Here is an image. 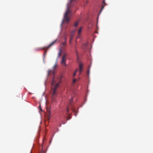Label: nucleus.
Instances as JSON below:
<instances>
[{"mask_svg":"<svg viewBox=\"0 0 153 153\" xmlns=\"http://www.w3.org/2000/svg\"><path fill=\"white\" fill-rule=\"evenodd\" d=\"M73 37V35H72V34H71L70 36V41H69V43L70 44H71V41L72 40Z\"/></svg>","mask_w":153,"mask_h":153,"instance_id":"7","label":"nucleus"},{"mask_svg":"<svg viewBox=\"0 0 153 153\" xmlns=\"http://www.w3.org/2000/svg\"><path fill=\"white\" fill-rule=\"evenodd\" d=\"M56 66H57V65H56V64L54 65L53 66V69H54L56 68Z\"/></svg>","mask_w":153,"mask_h":153,"instance_id":"13","label":"nucleus"},{"mask_svg":"<svg viewBox=\"0 0 153 153\" xmlns=\"http://www.w3.org/2000/svg\"><path fill=\"white\" fill-rule=\"evenodd\" d=\"M67 56V54L65 53L63 54V55L62 57V60L61 62V64L64 65H66V57Z\"/></svg>","mask_w":153,"mask_h":153,"instance_id":"3","label":"nucleus"},{"mask_svg":"<svg viewBox=\"0 0 153 153\" xmlns=\"http://www.w3.org/2000/svg\"><path fill=\"white\" fill-rule=\"evenodd\" d=\"M75 32V30H73L72 32H71V35L72 34V35H73V36H74V34Z\"/></svg>","mask_w":153,"mask_h":153,"instance_id":"11","label":"nucleus"},{"mask_svg":"<svg viewBox=\"0 0 153 153\" xmlns=\"http://www.w3.org/2000/svg\"><path fill=\"white\" fill-rule=\"evenodd\" d=\"M78 71V69H77L75 71V72H74L76 73L77 72V71Z\"/></svg>","mask_w":153,"mask_h":153,"instance_id":"22","label":"nucleus"},{"mask_svg":"<svg viewBox=\"0 0 153 153\" xmlns=\"http://www.w3.org/2000/svg\"><path fill=\"white\" fill-rule=\"evenodd\" d=\"M70 119V118L68 116V119H67V120H68Z\"/></svg>","mask_w":153,"mask_h":153,"instance_id":"23","label":"nucleus"},{"mask_svg":"<svg viewBox=\"0 0 153 153\" xmlns=\"http://www.w3.org/2000/svg\"><path fill=\"white\" fill-rule=\"evenodd\" d=\"M66 42H64L62 44V45L63 46H65L66 45Z\"/></svg>","mask_w":153,"mask_h":153,"instance_id":"12","label":"nucleus"},{"mask_svg":"<svg viewBox=\"0 0 153 153\" xmlns=\"http://www.w3.org/2000/svg\"><path fill=\"white\" fill-rule=\"evenodd\" d=\"M105 0H104L103 1V3H105Z\"/></svg>","mask_w":153,"mask_h":153,"instance_id":"24","label":"nucleus"},{"mask_svg":"<svg viewBox=\"0 0 153 153\" xmlns=\"http://www.w3.org/2000/svg\"><path fill=\"white\" fill-rule=\"evenodd\" d=\"M78 24V22L77 21L76 22H75L74 24V26L75 27H76L77 26Z\"/></svg>","mask_w":153,"mask_h":153,"instance_id":"10","label":"nucleus"},{"mask_svg":"<svg viewBox=\"0 0 153 153\" xmlns=\"http://www.w3.org/2000/svg\"><path fill=\"white\" fill-rule=\"evenodd\" d=\"M76 75V73L74 72L73 74V76H75Z\"/></svg>","mask_w":153,"mask_h":153,"instance_id":"20","label":"nucleus"},{"mask_svg":"<svg viewBox=\"0 0 153 153\" xmlns=\"http://www.w3.org/2000/svg\"><path fill=\"white\" fill-rule=\"evenodd\" d=\"M76 81V79H74L73 80V83H75Z\"/></svg>","mask_w":153,"mask_h":153,"instance_id":"17","label":"nucleus"},{"mask_svg":"<svg viewBox=\"0 0 153 153\" xmlns=\"http://www.w3.org/2000/svg\"><path fill=\"white\" fill-rule=\"evenodd\" d=\"M57 41V40L56 39L54 40L53 42H51L48 46L47 47H44L42 48V49L44 50H45L46 49H48L50 47H51V46L54 45Z\"/></svg>","mask_w":153,"mask_h":153,"instance_id":"4","label":"nucleus"},{"mask_svg":"<svg viewBox=\"0 0 153 153\" xmlns=\"http://www.w3.org/2000/svg\"><path fill=\"white\" fill-rule=\"evenodd\" d=\"M73 98L71 97V100H70L69 101V103H70V105L71 104V102H72L73 101Z\"/></svg>","mask_w":153,"mask_h":153,"instance_id":"9","label":"nucleus"},{"mask_svg":"<svg viewBox=\"0 0 153 153\" xmlns=\"http://www.w3.org/2000/svg\"><path fill=\"white\" fill-rule=\"evenodd\" d=\"M65 41L66 42L67 39V37L66 36L65 37Z\"/></svg>","mask_w":153,"mask_h":153,"instance_id":"19","label":"nucleus"},{"mask_svg":"<svg viewBox=\"0 0 153 153\" xmlns=\"http://www.w3.org/2000/svg\"><path fill=\"white\" fill-rule=\"evenodd\" d=\"M72 13L69 7H68L67 10L64 15L63 21L66 22H68L69 20L70 17Z\"/></svg>","mask_w":153,"mask_h":153,"instance_id":"2","label":"nucleus"},{"mask_svg":"<svg viewBox=\"0 0 153 153\" xmlns=\"http://www.w3.org/2000/svg\"><path fill=\"white\" fill-rule=\"evenodd\" d=\"M75 51H76V56H77V59H78V56H77L78 54V52H77V51L76 50Z\"/></svg>","mask_w":153,"mask_h":153,"instance_id":"16","label":"nucleus"},{"mask_svg":"<svg viewBox=\"0 0 153 153\" xmlns=\"http://www.w3.org/2000/svg\"><path fill=\"white\" fill-rule=\"evenodd\" d=\"M61 50H60V51L58 54V56H59V57L61 55Z\"/></svg>","mask_w":153,"mask_h":153,"instance_id":"14","label":"nucleus"},{"mask_svg":"<svg viewBox=\"0 0 153 153\" xmlns=\"http://www.w3.org/2000/svg\"><path fill=\"white\" fill-rule=\"evenodd\" d=\"M89 71H88V73H89Z\"/></svg>","mask_w":153,"mask_h":153,"instance_id":"27","label":"nucleus"},{"mask_svg":"<svg viewBox=\"0 0 153 153\" xmlns=\"http://www.w3.org/2000/svg\"><path fill=\"white\" fill-rule=\"evenodd\" d=\"M46 53H47V51H46L44 53V55H45V54H46Z\"/></svg>","mask_w":153,"mask_h":153,"instance_id":"21","label":"nucleus"},{"mask_svg":"<svg viewBox=\"0 0 153 153\" xmlns=\"http://www.w3.org/2000/svg\"><path fill=\"white\" fill-rule=\"evenodd\" d=\"M62 78V76L59 77L54 76L53 78L52 82L51 88L53 90L52 95L53 97H54L56 94V90L59 87V83L60 82Z\"/></svg>","mask_w":153,"mask_h":153,"instance_id":"1","label":"nucleus"},{"mask_svg":"<svg viewBox=\"0 0 153 153\" xmlns=\"http://www.w3.org/2000/svg\"><path fill=\"white\" fill-rule=\"evenodd\" d=\"M104 6H103V5H102V9H101V10H103V9L104 8Z\"/></svg>","mask_w":153,"mask_h":153,"instance_id":"18","label":"nucleus"},{"mask_svg":"<svg viewBox=\"0 0 153 153\" xmlns=\"http://www.w3.org/2000/svg\"><path fill=\"white\" fill-rule=\"evenodd\" d=\"M61 126V124H60V126Z\"/></svg>","mask_w":153,"mask_h":153,"instance_id":"28","label":"nucleus"},{"mask_svg":"<svg viewBox=\"0 0 153 153\" xmlns=\"http://www.w3.org/2000/svg\"><path fill=\"white\" fill-rule=\"evenodd\" d=\"M82 29V27H81L80 28L79 30L78 31V34L79 35L81 32V30Z\"/></svg>","mask_w":153,"mask_h":153,"instance_id":"8","label":"nucleus"},{"mask_svg":"<svg viewBox=\"0 0 153 153\" xmlns=\"http://www.w3.org/2000/svg\"><path fill=\"white\" fill-rule=\"evenodd\" d=\"M51 73L52 74L54 75L55 73V71H52L51 70H48V75H49Z\"/></svg>","mask_w":153,"mask_h":153,"instance_id":"6","label":"nucleus"},{"mask_svg":"<svg viewBox=\"0 0 153 153\" xmlns=\"http://www.w3.org/2000/svg\"><path fill=\"white\" fill-rule=\"evenodd\" d=\"M49 114H51V112H50V111H49Z\"/></svg>","mask_w":153,"mask_h":153,"instance_id":"25","label":"nucleus"},{"mask_svg":"<svg viewBox=\"0 0 153 153\" xmlns=\"http://www.w3.org/2000/svg\"><path fill=\"white\" fill-rule=\"evenodd\" d=\"M69 107H68L67 108V109H66V110H67V112H68L69 111Z\"/></svg>","mask_w":153,"mask_h":153,"instance_id":"15","label":"nucleus"},{"mask_svg":"<svg viewBox=\"0 0 153 153\" xmlns=\"http://www.w3.org/2000/svg\"><path fill=\"white\" fill-rule=\"evenodd\" d=\"M79 73L80 74L82 73V66L81 64H80L79 65Z\"/></svg>","mask_w":153,"mask_h":153,"instance_id":"5","label":"nucleus"},{"mask_svg":"<svg viewBox=\"0 0 153 153\" xmlns=\"http://www.w3.org/2000/svg\"><path fill=\"white\" fill-rule=\"evenodd\" d=\"M48 118H50V117L49 116H48Z\"/></svg>","mask_w":153,"mask_h":153,"instance_id":"26","label":"nucleus"}]
</instances>
